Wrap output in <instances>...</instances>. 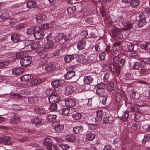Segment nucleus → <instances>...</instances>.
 I'll return each mask as SVG.
<instances>
[{
    "mask_svg": "<svg viewBox=\"0 0 150 150\" xmlns=\"http://www.w3.org/2000/svg\"><path fill=\"white\" fill-rule=\"evenodd\" d=\"M32 60V58L30 56L23 57L20 60L21 65V66L24 67L29 66L31 63Z\"/></svg>",
    "mask_w": 150,
    "mask_h": 150,
    "instance_id": "1",
    "label": "nucleus"
},
{
    "mask_svg": "<svg viewBox=\"0 0 150 150\" xmlns=\"http://www.w3.org/2000/svg\"><path fill=\"white\" fill-rule=\"evenodd\" d=\"M67 73L64 75V78L69 79L72 77L75 74L74 71L73 70L72 67H69L66 69Z\"/></svg>",
    "mask_w": 150,
    "mask_h": 150,
    "instance_id": "2",
    "label": "nucleus"
},
{
    "mask_svg": "<svg viewBox=\"0 0 150 150\" xmlns=\"http://www.w3.org/2000/svg\"><path fill=\"white\" fill-rule=\"evenodd\" d=\"M60 100V96L57 94H52L48 97V100L50 103H57Z\"/></svg>",
    "mask_w": 150,
    "mask_h": 150,
    "instance_id": "3",
    "label": "nucleus"
},
{
    "mask_svg": "<svg viewBox=\"0 0 150 150\" xmlns=\"http://www.w3.org/2000/svg\"><path fill=\"white\" fill-rule=\"evenodd\" d=\"M66 105L70 107H74L76 104V100L74 98H69L65 100Z\"/></svg>",
    "mask_w": 150,
    "mask_h": 150,
    "instance_id": "4",
    "label": "nucleus"
},
{
    "mask_svg": "<svg viewBox=\"0 0 150 150\" xmlns=\"http://www.w3.org/2000/svg\"><path fill=\"white\" fill-rule=\"evenodd\" d=\"M123 30V29L117 28H115L113 31V35L118 38L121 39L123 38L122 33Z\"/></svg>",
    "mask_w": 150,
    "mask_h": 150,
    "instance_id": "5",
    "label": "nucleus"
},
{
    "mask_svg": "<svg viewBox=\"0 0 150 150\" xmlns=\"http://www.w3.org/2000/svg\"><path fill=\"white\" fill-rule=\"evenodd\" d=\"M122 24L124 26V30H130L134 28L132 25L134 23L132 24L131 22L127 21H123L122 22Z\"/></svg>",
    "mask_w": 150,
    "mask_h": 150,
    "instance_id": "6",
    "label": "nucleus"
},
{
    "mask_svg": "<svg viewBox=\"0 0 150 150\" xmlns=\"http://www.w3.org/2000/svg\"><path fill=\"white\" fill-rule=\"evenodd\" d=\"M74 91V88L71 86H67L63 90L64 93L66 95H70L73 93Z\"/></svg>",
    "mask_w": 150,
    "mask_h": 150,
    "instance_id": "7",
    "label": "nucleus"
},
{
    "mask_svg": "<svg viewBox=\"0 0 150 150\" xmlns=\"http://www.w3.org/2000/svg\"><path fill=\"white\" fill-rule=\"evenodd\" d=\"M36 29V27L34 26H32L30 28H27V31H26V33L28 35L33 34V36H34L35 38L36 39H37V37L36 35H38V33L37 32L35 33V31Z\"/></svg>",
    "mask_w": 150,
    "mask_h": 150,
    "instance_id": "8",
    "label": "nucleus"
},
{
    "mask_svg": "<svg viewBox=\"0 0 150 150\" xmlns=\"http://www.w3.org/2000/svg\"><path fill=\"white\" fill-rule=\"evenodd\" d=\"M109 67L112 72L117 74H119L120 70L118 66H115L113 64L111 63L109 64Z\"/></svg>",
    "mask_w": 150,
    "mask_h": 150,
    "instance_id": "9",
    "label": "nucleus"
},
{
    "mask_svg": "<svg viewBox=\"0 0 150 150\" xmlns=\"http://www.w3.org/2000/svg\"><path fill=\"white\" fill-rule=\"evenodd\" d=\"M104 115V112L102 110H99L97 111V116L95 117L96 122H100Z\"/></svg>",
    "mask_w": 150,
    "mask_h": 150,
    "instance_id": "10",
    "label": "nucleus"
},
{
    "mask_svg": "<svg viewBox=\"0 0 150 150\" xmlns=\"http://www.w3.org/2000/svg\"><path fill=\"white\" fill-rule=\"evenodd\" d=\"M11 138L8 136L0 138V143H3L6 145H9L11 143Z\"/></svg>",
    "mask_w": 150,
    "mask_h": 150,
    "instance_id": "11",
    "label": "nucleus"
},
{
    "mask_svg": "<svg viewBox=\"0 0 150 150\" xmlns=\"http://www.w3.org/2000/svg\"><path fill=\"white\" fill-rule=\"evenodd\" d=\"M24 69L22 68H16L12 70V72L13 74L16 75H18L21 74L22 73L24 72Z\"/></svg>",
    "mask_w": 150,
    "mask_h": 150,
    "instance_id": "12",
    "label": "nucleus"
},
{
    "mask_svg": "<svg viewBox=\"0 0 150 150\" xmlns=\"http://www.w3.org/2000/svg\"><path fill=\"white\" fill-rule=\"evenodd\" d=\"M12 15V14L11 11H7L1 14L0 15V18L3 19H6Z\"/></svg>",
    "mask_w": 150,
    "mask_h": 150,
    "instance_id": "13",
    "label": "nucleus"
},
{
    "mask_svg": "<svg viewBox=\"0 0 150 150\" xmlns=\"http://www.w3.org/2000/svg\"><path fill=\"white\" fill-rule=\"evenodd\" d=\"M11 38V40L14 42H17L21 41V36L18 34H12Z\"/></svg>",
    "mask_w": 150,
    "mask_h": 150,
    "instance_id": "14",
    "label": "nucleus"
},
{
    "mask_svg": "<svg viewBox=\"0 0 150 150\" xmlns=\"http://www.w3.org/2000/svg\"><path fill=\"white\" fill-rule=\"evenodd\" d=\"M114 120V118L112 116H110L104 118L103 120V123H112Z\"/></svg>",
    "mask_w": 150,
    "mask_h": 150,
    "instance_id": "15",
    "label": "nucleus"
},
{
    "mask_svg": "<svg viewBox=\"0 0 150 150\" xmlns=\"http://www.w3.org/2000/svg\"><path fill=\"white\" fill-rule=\"evenodd\" d=\"M54 129L55 132H59L63 130L64 126L63 125H61L57 123L54 127Z\"/></svg>",
    "mask_w": 150,
    "mask_h": 150,
    "instance_id": "16",
    "label": "nucleus"
},
{
    "mask_svg": "<svg viewBox=\"0 0 150 150\" xmlns=\"http://www.w3.org/2000/svg\"><path fill=\"white\" fill-rule=\"evenodd\" d=\"M33 78L32 76L30 74H25L22 76L20 78L21 80L23 81H28Z\"/></svg>",
    "mask_w": 150,
    "mask_h": 150,
    "instance_id": "17",
    "label": "nucleus"
},
{
    "mask_svg": "<svg viewBox=\"0 0 150 150\" xmlns=\"http://www.w3.org/2000/svg\"><path fill=\"white\" fill-rule=\"evenodd\" d=\"M52 139L50 138H45L43 141V144L47 146V148L52 144Z\"/></svg>",
    "mask_w": 150,
    "mask_h": 150,
    "instance_id": "18",
    "label": "nucleus"
},
{
    "mask_svg": "<svg viewBox=\"0 0 150 150\" xmlns=\"http://www.w3.org/2000/svg\"><path fill=\"white\" fill-rule=\"evenodd\" d=\"M62 84V81L61 80H55L51 83V85L54 87H58L61 86Z\"/></svg>",
    "mask_w": 150,
    "mask_h": 150,
    "instance_id": "19",
    "label": "nucleus"
},
{
    "mask_svg": "<svg viewBox=\"0 0 150 150\" xmlns=\"http://www.w3.org/2000/svg\"><path fill=\"white\" fill-rule=\"evenodd\" d=\"M139 18H140V20L138 21V25L139 27H141L144 25L146 23V21L144 18L141 17L142 15H140L139 16Z\"/></svg>",
    "mask_w": 150,
    "mask_h": 150,
    "instance_id": "20",
    "label": "nucleus"
},
{
    "mask_svg": "<svg viewBox=\"0 0 150 150\" xmlns=\"http://www.w3.org/2000/svg\"><path fill=\"white\" fill-rule=\"evenodd\" d=\"M37 5V2L36 1L32 0L28 1L26 4V6L27 8H33L36 7Z\"/></svg>",
    "mask_w": 150,
    "mask_h": 150,
    "instance_id": "21",
    "label": "nucleus"
},
{
    "mask_svg": "<svg viewBox=\"0 0 150 150\" xmlns=\"http://www.w3.org/2000/svg\"><path fill=\"white\" fill-rule=\"evenodd\" d=\"M93 80V79L91 76H87L84 77L83 81L85 84H88L91 83Z\"/></svg>",
    "mask_w": 150,
    "mask_h": 150,
    "instance_id": "22",
    "label": "nucleus"
},
{
    "mask_svg": "<svg viewBox=\"0 0 150 150\" xmlns=\"http://www.w3.org/2000/svg\"><path fill=\"white\" fill-rule=\"evenodd\" d=\"M86 42L83 40L77 44V47L79 50H81L85 48Z\"/></svg>",
    "mask_w": 150,
    "mask_h": 150,
    "instance_id": "23",
    "label": "nucleus"
},
{
    "mask_svg": "<svg viewBox=\"0 0 150 150\" xmlns=\"http://www.w3.org/2000/svg\"><path fill=\"white\" fill-rule=\"evenodd\" d=\"M48 109L51 112L56 111L57 109V105L56 103H52L49 107Z\"/></svg>",
    "mask_w": 150,
    "mask_h": 150,
    "instance_id": "24",
    "label": "nucleus"
},
{
    "mask_svg": "<svg viewBox=\"0 0 150 150\" xmlns=\"http://www.w3.org/2000/svg\"><path fill=\"white\" fill-rule=\"evenodd\" d=\"M56 68V66L54 64L47 65L45 67V70L48 72L54 71Z\"/></svg>",
    "mask_w": 150,
    "mask_h": 150,
    "instance_id": "25",
    "label": "nucleus"
},
{
    "mask_svg": "<svg viewBox=\"0 0 150 150\" xmlns=\"http://www.w3.org/2000/svg\"><path fill=\"white\" fill-rule=\"evenodd\" d=\"M122 96L121 94L117 92L115 94V99L117 103L120 102L122 100Z\"/></svg>",
    "mask_w": 150,
    "mask_h": 150,
    "instance_id": "26",
    "label": "nucleus"
},
{
    "mask_svg": "<svg viewBox=\"0 0 150 150\" xmlns=\"http://www.w3.org/2000/svg\"><path fill=\"white\" fill-rule=\"evenodd\" d=\"M54 43L52 41L48 42L47 41L46 43H45V45L43 47V48L44 49H46L52 47Z\"/></svg>",
    "mask_w": 150,
    "mask_h": 150,
    "instance_id": "27",
    "label": "nucleus"
},
{
    "mask_svg": "<svg viewBox=\"0 0 150 150\" xmlns=\"http://www.w3.org/2000/svg\"><path fill=\"white\" fill-rule=\"evenodd\" d=\"M10 97L15 100H17L18 98H22V96L19 94L12 93L10 94Z\"/></svg>",
    "mask_w": 150,
    "mask_h": 150,
    "instance_id": "28",
    "label": "nucleus"
},
{
    "mask_svg": "<svg viewBox=\"0 0 150 150\" xmlns=\"http://www.w3.org/2000/svg\"><path fill=\"white\" fill-rule=\"evenodd\" d=\"M74 58V55H67L64 58V60L65 62L69 63L72 61Z\"/></svg>",
    "mask_w": 150,
    "mask_h": 150,
    "instance_id": "29",
    "label": "nucleus"
},
{
    "mask_svg": "<svg viewBox=\"0 0 150 150\" xmlns=\"http://www.w3.org/2000/svg\"><path fill=\"white\" fill-rule=\"evenodd\" d=\"M56 117V115L49 114L47 116V120L50 122L54 121L55 120Z\"/></svg>",
    "mask_w": 150,
    "mask_h": 150,
    "instance_id": "30",
    "label": "nucleus"
},
{
    "mask_svg": "<svg viewBox=\"0 0 150 150\" xmlns=\"http://www.w3.org/2000/svg\"><path fill=\"white\" fill-rule=\"evenodd\" d=\"M105 90L104 89L97 88L96 90V93L97 94L100 96H103L106 95V94L105 93Z\"/></svg>",
    "mask_w": 150,
    "mask_h": 150,
    "instance_id": "31",
    "label": "nucleus"
},
{
    "mask_svg": "<svg viewBox=\"0 0 150 150\" xmlns=\"http://www.w3.org/2000/svg\"><path fill=\"white\" fill-rule=\"evenodd\" d=\"M20 121V118L15 116H14L13 118L12 119V120L10 121V123L12 125L13 124H16L19 122Z\"/></svg>",
    "mask_w": 150,
    "mask_h": 150,
    "instance_id": "32",
    "label": "nucleus"
},
{
    "mask_svg": "<svg viewBox=\"0 0 150 150\" xmlns=\"http://www.w3.org/2000/svg\"><path fill=\"white\" fill-rule=\"evenodd\" d=\"M75 137L73 135L69 134L66 136L67 140L69 142H73L75 140Z\"/></svg>",
    "mask_w": 150,
    "mask_h": 150,
    "instance_id": "33",
    "label": "nucleus"
},
{
    "mask_svg": "<svg viewBox=\"0 0 150 150\" xmlns=\"http://www.w3.org/2000/svg\"><path fill=\"white\" fill-rule=\"evenodd\" d=\"M83 130V128L81 126H77L73 128V132L76 134L81 132Z\"/></svg>",
    "mask_w": 150,
    "mask_h": 150,
    "instance_id": "34",
    "label": "nucleus"
},
{
    "mask_svg": "<svg viewBox=\"0 0 150 150\" xmlns=\"http://www.w3.org/2000/svg\"><path fill=\"white\" fill-rule=\"evenodd\" d=\"M140 76H144L150 73V71L149 69H142L139 71Z\"/></svg>",
    "mask_w": 150,
    "mask_h": 150,
    "instance_id": "35",
    "label": "nucleus"
},
{
    "mask_svg": "<svg viewBox=\"0 0 150 150\" xmlns=\"http://www.w3.org/2000/svg\"><path fill=\"white\" fill-rule=\"evenodd\" d=\"M64 33H61L56 36L54 38V39L56 41L59 42L62 39L64 38Z\"/></svg>",
    "mask_w": 150,
    "mask_h": 150,
    "instance_id": "36",
    "label": "nucleus"
},
{
    "mask_svg": "<svg viewBox=\"0 0 150 150\" xmlns=\"http://www.w3.org/2000/svg\"><path fill=\"white\" fill-rule=\"evenodd\" d=\"M86 59V57L83 55H79L76 57V59L79 62H83Z\"/></svg>",
    "mask_w": 150,
    "mask_h": 150,
    "instance_id": "37",
    "label": "nucleus"
},
{
    "mask_svg": "<svg viewBox=\"0 0 150 150\" xmlns=\"http://www.w3.org/2000/svg\"><path fill=\"white\" fill-rule=\"evenodd\" d=\"M47 54V52L45 50H42V51L38 52V57L42 58L45 57Z\"/></svg>",
    "mask_w": 150,
    "mask_h": 150,
    "instance_id": "38",
    "label": "nucleus"
},
{
    "mask_svg": "<svg viewBox=\"0 0 150 150\" xmlns=\"http://www.w3.org/2000/svg\"><path fill=\"white\" fill-rule=\"evenodd\" d=\"M140 47L142 49L146 50V48L150 49V43H144L140 45Z\"/></svg>",
    "mask_w": 150,
    "mask_h": 150,
    "instance_id": "39",
    "label": "nucleus"
},
{
    "mask_svg": "<svg viewBox=\"0 0 150 150\" xmlns=\"http://www.w3.org/2000/svg\"><path fill=\"white\" fill-rule=\"evenodd\" d=\"M86 137L88 140H92L95 138V135L89 132L86 134Z\"/></svg>",
    "mask_w": 150,
    "mask_h": 150,
    "instance_id": "40",
    "label": "nucleus"
},
{
    "mask_svg": "<svg viewBox=\"0 0 150 150\" xmlns=\"http://www.w3.org/2000/svg\"><path fill=\"white\" fill-rule=\"evenodd\" d=\"M32 49L35 50L36 52H38V41H35L31 45Z\"/></svg>",
    "mask_w": 150,
    "mask_h": 150,
    "instance_id": "41",
    "label": "nucleus"
},
{
    "mask_svg": "<svg viewBox=\"0 0 150 150\" xmlns=\"http://www.w3.org/2000/svg\"><path fill=\"white\" fill-rule=\"evenodd\" d=\"M139 3V0H132L130 3V5L133 7H135L138 6Z\"/></svg>",
    "mask_w": 150,
    "mask_h": 150,
    "instance_id": "42",
    "label": "nucleus"
},
{
    "mask_svg": "<svg viewBox=\"0 0 150 150\" xmlns=\"http://www.w3.org/2000/svg\"><path fill=\"white\" fill-rule=\"evenodd\" d=\"M72 117L75 120H78L82 117L80 113H76L72 115Z\"/></svg>",
    "mask_w": 150,
    "mask_h": 150,
    "instance_id": "43",
    "label": "nucleus"
},
{
    "mask_svg": "<svg viewBox=\"0 0 150 150\" xmlns=\"http://www.w3.org/2000/svg\"><path fill=\"white\" fill-rule=\"evenodd\" d=\"M142 117V115H141L139 113H137L135 114L134 118V120L137 122L139 121H141L142 119L141 117Z\"/></svg>",
    "mask_w": 150,
    "mask_h": 150,
    "instance_id": "44",
    "label": "nucleus"
},
{
    "mask_svg": "<svg viewBox=\"0 0 150 150\" xmlns=\"http://www.w3.org/2000/svg\"><path fill=\"white\" fill-rule=\"evenodd\" d=\"M76 9V7L73 6L71 7H68L67 9V11L68 13L71 14L73 13L75 11Z\"/></svg>",
    "mask_w": 150,
    "mask_h": 150,
    "instance_id": "45",
    "label": "nucleus"
},
{
    "mask_svg": "<svg viewBox=\"0 0 150 150\" xmlns=\"http://www.w3.org/2000/svg\"><path fill=\"white\" fill-rule=\"evenodd\" d=\"M59 146L63 150H67L70 147V146L66 144H61L59 145Z\"/></svg>",
    "mask_w": 150,
    "mask_h": 150,
    "instance_id": "46",
    "label": "nucleus"
},
{
    "mask_svg": "<svg viewBox=\"0 0 150 150\" xmlns=\"http://www.w3.org/2000/svg\"><path fill=\"white\" fill-rule=\"evenodd\" d=\"M150 139V134H146L144 136L143 139L142 141V142L143 144H145L148 142Z\"/></svg>",
    "mask_w": 150,
    "mask_h": 150,
    "instance_id": "47",
    "label": "nucleus"
},
{
    "mask_svg": "<svg viewBox=\"0 0 150 150\" xmlns=\"http://www.w3.org/2000/svg\"><path fill=\"white\" fill-rule=\"evenodd\" d=\"M9 62L8 61H2L0 62V68L5 67L8 65Z\"/></svg>",
    "mask_w": 150,
    "mask_h": 150,
    "instance_id": "48",
    "label": "nucleus"
},
{
    "mask_svg": "<svg viewBox=\"0 0 150 150\" xmlns=\"http://www.w3.org/2000/svg\"><path fill=\"white\" fill-rule=\"evenodd\" d=\"M69 108H63L62 110V113L64 115H66L69 113Z\"/></svg>",
    "mask_w": 150,
    "mask_h": 150,
    "instance_id": "49",
    "label": "nucleus"
},
{
    "mask_svg": "<svg viewBox=\"0 0 150 150\" xmlns=\"http://www.w3.org/2000/svg\"><path fill=\"white\" fill-rule=\"evenodd\" d=\"M108 89L110 91H113L114 89V85L113 83L110 82L108 84Z\"/></svg>",
    "mask_w": 150,
    "mask_h": 150,
    "instance_id": "50",
    "label": "nucleus"
},
{
    "mask_svg": "<svg viewBox=\"0 0 150 150\" xmlns=\"http://www.w3.org/2000/svg\"><path fill=\"white\" fill-rule=\"evenodd\" d=\"M129 116V113L127 111H125L122 116L121 117V120L124 121L127 120Z\"/></svg>",
    "mask_w": 150,
    "mask_h": 150,
    "instance_id": "51",
    "label": "nucleus"
},
{
    "mask_svg": "<svg viewBox=\"0 0 150 150\" xmlns=\"http://www.w3.org/2000/svg\"><path fill=\"white\" fill-rule=\"evenodd\" d=\"M49 26L48 24H43L39 27V29L40 30H47L49 28Z\"/></svg>",
    "mask_w": 150,
    "mask_h": 150,
    "instance_id": "52",
    "label": "nucleus"
},
{
    "mask_svg": "<svg viewBox=\"0 0 150 150\" xmlns=\"http://www.w3.org/2000/svg\"><path fill=\"white\" fill-rule=\"evenodd\" d=\"M136 105L140 107L145 106L146 103L144 101L139 100L136 102Z\"/></svg>",
    "mask_w": 150,
    "mask_h": 150,
    "instance_id": "53",
    "label": "nucleus"
},
{
    "mask_svg": "<svg viewBox=\"0 0 150 150\" xmlns=\"http://www.w3.org/2000/svg\"><path fill=\"white\" fill-rule=\"evenodd\" d=\"M88 34V31L86 30H83L81 33V39H83L85 38Z\"/></svg>",
    "mask_w": 150,
    "mask_h": 150,
    "instance_id": "54",
    "label": "nucleus"
},
{
    "mask_svg": "<svg viewBox=\"0 0 150 150\" xmlns=\"http://www.w3.org/2000/svg\"><path fill=\"white\" fill-rule=\"evenodd\" d=\"M132 65L131 66V68L132 69H138L140 67L139 63L138 62L133 63Z\"/></svg>",
    "mask_w": 150,
    "mask_h": 150,
    "instance_id": "55",
    "label": "nucleus"
},
{
    "mask_svg": "<svg viewBox=\"0 0 150 150\" xmlns=\"http://www.w3.org/2000/svg\"><path fill=\"white\" fill-rule=\"evenodd\" d=\"M126 47L127 49L129 51H132L134 50V45L133 44L130 43L128 45H127Z\"/></svg>",
    "mask_w": 150,
    "mask_h": 150,
    "instance_id": "56",
    "label": "nucleus"
},
{
    "mask_svg": "<svg viewBox=\"0 0 150 150\" xmlns=\"http://www.w3.org/2000/svg\"><path fill=\"white\" fill-rule=\"evenodd\" d=\"M45 39L42 38L39 41H38V45H39L41 47L43 48V47L45 45Z\"/></svg>",
    "mask_w": 150,
    "mask_h": 150,
    "instance_id": "57",
    "label": "nucleus"
},
{
    "mask_svg": "<svg viewBox=\"0 0 150 150\" xmlns=\"http://www.w3.org/2000/svg\"><path fill=\"white\" fill-rule=\"evenodd\" d=\"M89 127L93 130L96 129L99 127L97 124H90L89 125Z\"/></svg>",
    "mask_w": 150,
    "mask_h": 150,
    "instance_id": "58",
    "label": "nucleus"
},
{
    "mask_svg": "<svg viewBox=\"0 0 150 150\" xmlns=\"http://www.w3.org/2000/svg\"><path fill=\"white\" fill-rule=\"evenodd\" d=\"M46 112V111L43 107L40 108H38V114H44Z\"/></svg>",
    "mask_w": 150,
    "mask_h": 150,
    "instance_id": "59",
    "label": "nucleus"
},
{
    "mask_svg": "<svg viewBox=\"0 0 150 150\" xmlns=\"http://www.w3.org/2000/svg\"><path fill=\"white\" fill-rule=\"evenodd\" d=\"M132 75L129 72L127 73L126 74H125L123 76V77L124 79H129L131 77Z\"/></svg>",
    "mask_w": 150,
    "mask_h": 150,
    "instance_id": "60",
    "label": "nucleus"
},
{
    "mask_svg": "<svg viewBox=\"0 0 150 150\" xmlns=\"http://www.w3.org/2000/svg\"><path fill=\"white\" fill-rule=\"evenodd\" d=\"M40 30V31H38V36H39L38 39H42L44 35V31L43 30Z\"/></svg>",
    "mask_w": 150,
    "mask_h": 150,
    "instance_id": "61",
    "label": "nucleus"
},
{
    "mask_svg": "<svg viewBox=\"0 0 150 150\" xmlns=\"http://www.w3.org/2000/svg\"><path fill=\"white\" fill-rule=\"evenodd\" d=\"M86 22L90 25H92L93 23V19L92 18H89L86 19Z\"/></svg>",
    "mask_w": 150,
    "mask_h": 150,
    "instance_id": "62",
    "label": "nucleus"
},
{
    "mask_svg": "<svg viewBox=\"0 0 150 150\" xmlns=\"http://www.w3.org/2000/svg\"><path fill=\"white\" fill-rule=\"evenodd\" d=\"M30 83L33 86H36L38 83V79H34L30 82Z\"/></svg>",
    "mask_w": 150,
    "mask_h": 150,
    "instance_id": "63",
    "label": "nucleus"
},
{
    "mask_svg": "<svg viewBox=\"0 0 150 150\" xmlns=\"http://www.w3.org/2000/svg\"><path fill=\"white\" fill-rule=\"evenodd\" d=\"M47 149L48 150H57V147L56 146L52 145V144L51 145L47 147Z\"/></svg>",
    "mask_w": 150,
    "mask_h": 150,
    "instance_id": "64",
    "label": "nucleus"
}]
</instances>
